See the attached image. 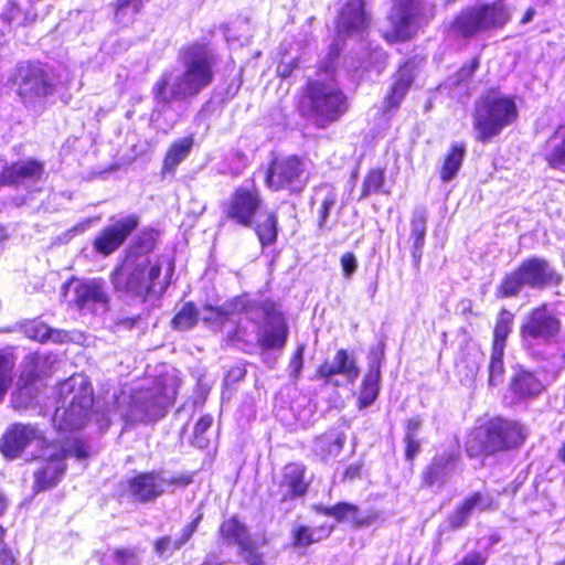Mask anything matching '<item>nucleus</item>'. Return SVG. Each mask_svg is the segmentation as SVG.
<instances>
[{
  "label": "nucleus",
  "mask_w": 565,
  "mask_h": 565,
  "mask_svg": "<svg viewBox=\"0 0 565 565\" xmlns=\"http://www.w3.org/2000/svg\"><path fill=\"white\" fill-rule=\"evenodd\" d=\"M67 407L57 408L54 415L60 431H73L82 428L94 405V391L88 384L82 383L76 390Z\"/></svg>",
  "instance_id": "nucleus-16"
},
{
  "label": "nucleus",
  "mask_w": 565,
  "mask_h": 565,
  "mask_svg": "<svg viewBox=\"0 0 565 565\" xmlns=\"http://www.w3.org/2000/svg\"><path fill=\"white\" fill-rule=\"evenodd\" d=\"M385 356V343L379 341L371 347L367 354V370L359 386L356 406L359 409L366 408L375 402L380 392L381 369Z\"/></svg>",
  "instance_id": "nucleus-19"
},
{
  "label": "nucleus",
  "mask_w": 565,
  "mask_h": 565,
  "mask_svg": "<svg viewBox=\"0 0 565 565\" xmlns=\"http://www.w3.org/2000/svg\"><path fill=\"white\" fill-rule=\"evenodd\" d=\"M15 358L12 353L0 351V403L4 399L13 382Z\"/></svg>",
  "instance_id": "nucleus-43"
},
{
  "label": "nucleus",
  "mask_w": 565,
  "mask_h": 565,
  "mask_svg": "<svg viewBox=\"0 0 565 565\" xmlns=\"http://www.w3.org/2000/svg\"><path fill=\"white\" fill-rule=\"evenodd\" d=\"M337 203V195L333 192L328 193L320 202L317 216V234L321 235L323 232H329L331 226L328 225V220L332 207Z\"/></svg>",
  "instance_id": "nucleus-44"
},
{
  "label": "nucleus",
  "mask_w": 565,
  "mask_h": 565,
  "mask_svg": "<svg viewBox=\"0 0 565 565\" xmlns=\"http://www.w3.org/2000/svg\"><path fill=\"white\" fill-rule=\"evenodd\" d=\"M483 352L481 348L471 344V340H466L460 344L458 353L454 360V367L461 380H475L480 371Z\"/></svg>",
  "instance_id": "nucleus-31"
},
{
  "label": "nucleus",
  "mask_w": 565,
  "mask_h": 565,
  "mask_svg": "<svg viewBox=\"0 0 565 565\" xmlns=\"http://www.w3.org/2000/svg\"><path fill=\"white\" fill-rule=\"evenodd\" d=\"M514 313L507 307H501L492 327L490 361L488 366V383L491 386L501 381L504 372V351L512 332Z\"/></svg>",
  "instance_id": "nucleus-13"
},
{
  "label": "nucleus",
  "mask_w": 565,
  "mask_h": 565,
  "mask_svg": "<svg viewBox=\"0 0 565 565\" xmlns=\"http://www.w3.org/2000/svg\"><path fill=\"white\" fill-rule=\"evenodd\" d=\"M423 427V418L420 415H415L407 418L403 424L404 437H418V431Z\"/></svg>",
  "instance_id": "nucleus-55"
},
{
  "label": "nucleus",
  "mask_w": 565,
  "mask_h": 565,
  "mask_svg": "<svg viewBox=\"0 0 565 565\" xmlns=\"http://www.w3.org/2000/svg\"><path fill=\"white\" fill-rule=\"evenodd\" d=\"M178 61L183 67L181 74L173 76L166 71L152 87V95L159 104L194 98L215 79L216 58L211 40L202 38L182 45Z\"/></svg>",
  "instance_id": "nucleus-1"
},
{
  "label": "nucleus",
  "mask_w": 565,
  "mask_h": 565,
  "mask_svg": "<svg viewBox=\"0 0 565 565\" xmlns=\"http://www.w3.org/2000/svg\"><path fill=\"white\" fill-rule=\"evenodd\" d=\"M420 0H392L386 14L390 28L381 32V38L390 45L411 42L420 30Z\"/></svg>",
  "instance_id": "nucleus-12"
},
{
  "label": "nucleus",
  "mask_w": 565,
  "mask_h": 565,
  "mask_svg": "<svg viewBox=\"0 0 565 565\" xmlns=\"http://www.w3.org/2000/svg\"><path fill=\"white\" fill-rule=\"evenodd\" d=\"M233 301H234V297L228 301V303H230L228 310H226L223 307H216V306H211V305H206L205 309L207 311H210L213 315V317H215V318L227 319L231 315H237L233 310V307H234Z\"/></svg>",
  "instance_id": "nucleus-63"
},
{
  "label": "nucleus",
  "mask_w": 565,
  "mask_h": 565,
  "mask_svg": "<svg viewBox=\"0 0 565 565\" xmlns=\"http://www.w3.org/2000/svg\"><path fill=\"white\" fill-rule=\"evenodd\" d=\"M265 205L264 196L254 179L247 185L236 186L222 204L223 221L241 227H253L259 245L273 246L278 239V216L275 211L266 214L262 222H255Z\"/></svg>",
  "instance_id": "nucleus-4"
},
{
  "label": "nucleus",
  "mask_w": 565,
  "mask_h": 565,
  "mask_svg": "<svg viewBox=\"0 0 565 565\" xmlns=\"http://www.w3.org/2000/svg\"><path fill=\"white\" fill-rule=\"evenodd\" d=\"M519 116L514 95L502 93L498 87L488 88L476 99L471 113L475 140L481 145L492 142L514 125Z\"/></svg>",
  "instance_id": "nucleus-5"
},
{
  "label": "nucleus",
  "mask_w": 565,
  "mask_h": 565,
  "mask_svg": "<svg viewBox=\"0 0 565 565\" xmlns=\"http://www.w3.org/2000/svg\"><path fill=\"white\" fill-rule=\"evenodd\" d=\"M562 320L551 309L548 303L541 302L532 307L523 317L519 335L523 348L533 354L536 343L552 344L558 341L562 333Z\"/></svg>",
  "instance_id": "nucleus-10"
},
{
  "label": "nucleus",
  "mask_w": 565,
  "mask_h": 565,
  "mask_svg": "<svg viewBox=\"0 0 565 565\" xmlns=\"http://www.w3.org/2000/svg\"><path fill=\"white\" fill-rule=\"evenodd\" d=\"M303 352H305V345L299 344L296 348L295 352L292 353V355L289 360V364H288L289 374L294 381H297L300 376V373H301V370L303 366Z\"/></svg>",
  "instance_id": "nucleus-51"
},
{
  "label": "nucleus",
  "mask_w": 565,
  "mask_h": 565,
  "mask_svg": "<svg viewBox=\"0 0 565 565\" xmlns=\"http://www.w3.org/2000/svg\"><path fill=\"white\" fill-rule=\"evenodd\" d=\"M466 156V147L463 143H452L445 153L440 168L439 179L446 183L451 181L459 172Z\"/></svg>",
  "instance_id": "nucleus-36"
},
{
  "label": "nucleus",
  "mask_w": 565,
  "mask_h": 565,
  "mask_svg": "<svg viewBox=\"0 0 565 565\" xmlns=\"http://www.w3.org/2000/svg\"><path fill=\"white\" fill-rule=\"evenodd\" d=\"M67 457V448H62L43 460L42 465L33 472L34 493L49 491L62 481L67 471L65 462Z\"/></svg>",
  "instance_id": "nucleus-24"
},
{
  "label": "nucleus",
  "mask_w": 565,
  "mask_h": 565,
  "mask_svg": "<svg viewBox=\"0 0 565 565\" xmlns=\"http://www.w3.org/2000/svg\"><path fill=\"white\" fill-rule=\"evenodd\" d=\"M306 473L307 467L302 462L285 463L281 468L280 479L277 482V490L269 491V495L277 497L279 503L306 497L310 487Z\"/></svg>",
  "instance_id": "nucleus-18"
},
{
  "label": "nucleus",
  "mask_w": 565,
  "mask_h": 565,
  "mask_svg": "<svg viewBox=\"0 0 565 565\" xmlns=\"http://www.w3.org/2000/svg\"><path fill=\"white\" fill-rule=\"evenodd\" d=\"M385 184V168L374 167L366 171L360 192V200H363L372 194L380 193Z\"/></svg>",
  "instance_id": "nucleus-41"
},
{
  "label": "nucleus",
  "mask_w": 565,
  "mask_h": 565,
  "mask_svg": "<svg viewBox=\"0 0 565 565\" xmlns=\"http://www.w3.org/2000/svg\"><path fill=\"white\" fill-rule=\"evenodd\" d=\"M194 142L193 134H188L173 140L164 152L161 167L162 173H174L178 167L191 153Z\"/></svg>",
  "instance_id": "nucleus-33"
},
{
  "label": "nucleus",
  "mask_w": 565,
  "mask_h": 565,
  "mask_svg": "<svg viewBox=\"0 0 565 565\" xmlns=\"http://www.w3.org/2000/svg\"><path fill=\"white\" fill-rule=\"evenodd\" d=\"M46 175L44 161L29 157L4 163L0 169L1 188H20L26 183H38Z\"/></svg>",
  "instance_id": "nucleus-17"
},
{
  "label": "nucleus",
  "mask_w": 565,
  "mask_h": 565,
  "mask_svg": "<svg viewBox=\"0 0 565 565\" xmlns=\"http://www.w3.org/2000/svg\"><path fill=\"white\" fill-rule=\"evenodd\" d=\"M139 224L140 216L130 213L103 226L92 239L93 250L103 257L113 255L127 242Z\"/></svg>",
  "instance_id": "nucleus-14"
},
{
  "label": "nucleus",
  "mask_w": 565,
  "mask_h": 565,
  "mask_svg": "<svg viewBox=\"0 0 565 565\" xmlns=\"http://www.w3.org/2000/svg\"><path fill=\"white\" fill-rule=\"evenodd\" d=\"M213 417L210 414L202 415L195 423L193 428V443L200 447L204 448L207 446L209 441L204 437V434L212 427Z\"/></svg>",
  "instance_id": "nucleus-46"
},
{
  "label": "nucleus",
  "mask_w": 565,
  "mask_h": 565,
  "mask_svg": "<svg viewBox=\"0 0 565 565\" xmlns=\"http://www.w3.org/2000/svg\"><path fill=\"white\" fill-rule=\"evenodd\" d=\"M247 565H266L264 554L258 552L257 545H253L250 550L239 553Z\"/></svg>",
  "instance_id": "nucleus-58"
},
{
  "label": "nucleus",
  "mask_w": 565,
  "mask_h": 565,
  "mask_svg": "<svg viewBox=\"0 0 565 565\" xmlns=\"http://www.w3.org/2000/svg\"><path fill=\"white\" fill-rule=\"evenodd\" d=\"M312 509L319 514L333 518L339 523L349 521L354 529L367 527L380 518L377 510L371 509L363 515L356 504L347 501L333 505L316 504Z\"/></svg>",
  "instance_id": "nucleus-25"
},
{
  "label": "nucleus",
  "mask_w": 565,
  "mask_h": 565,
  "mask_svg": "<svg viewBox=\"0 0 565 565\" xmlns=\"http://www.w3.org/2000/svg\"><path fill=\"white\" fill-rule=\"evenodd\" d=\"M364 463L363 461H356L349 465L342 473V481H353L360 479L363 473Z\"/></svg>",
  "instance_id": "nucleus-59"
},
{
  "label": "nucleus",
  "mask_w": 565,
  "mask_h": 565,
  "mask_svg": "<svg viewBox=\"0 0 565 565\" xmlns=\"http://www.w3.org/2000/svg\"><path fill=\"white\" fill-rule=\"evenodd\" d=\"M460 461V454L455 450L443 451L435 455L424 467L420 473V486L431 488L434 486L443 487L447 476Z\"/></svg>",
  "instance_id": "nucleus-27"
},
{
  "label": "nucleus",
  "mask_w": 565,
  "mask_h": 565,
  "mask_svg": "<svg viewBox=\"0 0 565 565\" xmlns=\"http://www.w3.org/2000/svg\"><path fill=\"white\" fill-rule=\"evenodd\" d=\"M335 526L332 523H322L316 527L297 523L290 530V546L294 550H303L313 544L327 541Z\"/></svg>",
  "instance_id": "nucleus-30"
},
{
  "label": "nucleus",
  "mask_w": 565,
  "mask_h": 565,
  "mask_svg": "<svg viewBox=\"0 0 565 565\" xmlns=\"http://www.w3.org/2000/svg\"><path fill=\"white\" fill-rule=\"evenodd\" d=\"M525 440L519 420L501 415L479 417L465 434L463 451L469 459H486L519 449Z\"/></svg>",
  "instance_id": "nucleus-2"
},
{
  "label": "nucleus",
  "mask_w": 565,
  "mask_h": 565,
  "mask_svg": "<svg viewBox=\"0 0 565 565\" xmlns=\"http://www.w3.org/2000/svg\"><path fill=\"white\" fill-rule=\"evenodd\" d=\"M199 322V309L193 301H186L171 319V328L177 331H188Z\"/></svg>",
  "instance_id": "nucleus-40"
},
{
  "label": "nucleus",
  "mask_w": 565,
  "mask_h": 565,
  "mask_svg": "<svg viewBox=\"0 0 565 565\" xmlns=\"http://www.w3.org/2000/svg\"><path fill=\"white\" fill-rule=\"evenodd\" d=\"M404 458L411 465L414 463V460L422 451V440L419 437H404Z\"/></svg>",
  "instance_id": "nucleus-50"
},
{
  "label": "nucleus",
  "mask_w": 565,
  "mask_h": 565,
  "mask_svg": "<svg viewBox=\"0 0 565 565\" xmlns=\"http://www.w3.org/2000/svg\"><path fill=\"white\" fill-rule=\"evenodd\" d=\"M299 67V58L294 57L288 63H282L277 71V76L281 79H286Z\"/></svg>",
  "instance_id": "nucleus-62"
},
{
  "label": "nucleus",
  "mask_w": 565,
  "mask_h": 565,
  "mask_svg": "<svg viewBox=\"0 0 565 565\" xmlns=\"http://www.w3.org/2000/svg\"><path fill=\"white\" fill-rule=\"evenodd\" d=\"M40 379V373L33 369L29 371H23L19 377V384L21 388H26L32 386Z\"/></svg>",
  "instance_id": "nucleus-64"
},
{
  "label": "nucleus",
  "mask_w": 565,
  "mask_h": 565,
  "mask_svg": "<svg viewBox=\"0 0 565 565\" xmlns=\"http://www.w3.org/2000/svg\"><path fill=\"white\" fill-rule=\"evenodd\" d=\"M111 565H141L136 548L116 547L111 553Z\"/></svg>",
  "instance_id": "nucleus-47"
},
{
  "label": "nucleus",
  "mask_w": 565,
  "mask_h": 565,
  "mask_svg": "<svg viewBox=\"0 0 565 565\" xmlns=\"http://www.w3.org/2000/svg\"><path fill=\"white\" fill-rule=\"evenodd\" d=\"M524 282L514 267L512 270L505 273L495 287L494 296L497 299H512L516 298L524 287Z\"/></svg>",
  "instance_id": "nucleus-39"
},
{
  "label": "nucleus",
  "mask_w": 565,
  "mask_h": 565,
  "mask_svg": "<svg viewBox=\"0 0 565 565\" xmlns=\"http://www.w3.org/2000/svg\"><path fill=\"white\" fill-rule=\"evenodd\" d=\"M360 374V367L353 355L347 349H338L334 353L333 361L324 360L320 363L316 371L315 377L324 384L339 385L334 377L343 376L349 384H353Z\"/></svg>",
  "instance_id": "nucleus-21"
},
{
  "label": "nucleus",
  "mask_w": 565,
  "mask_h": 565,
  "mask_svg": "<svg viewBox=\"0 0 565 565\" xmlns=\"http://www.w3.org/2000/svg\"><path fill=\"white\" fill-rule=\"evenodd\" d=\"M67 450L68 456H74L78 460H84L89 456L88 447L82 439H75L72 444V448Z\"/></svg>",
  "instance_id": "nucleus-61"
},
{
  "label": "nucleus",
  "mask_w": 565,
  "mask_h": 565,
  "mask_svg": "<svg viewBox=\"0 0 565 565\" xmlns=\"http://www.w3.org/2000/svg\"><path fill=\"white\" fill-rule=\"evenodd\" d=\"M203 520V513L199 512L181 530L179 537L172 540L169 535L159 536L153 541V551L159 556L171 555L175 551L188 544L199 529Z\"/></svg>",
  "instance_id": "nucleus-32"
},
{
  "label": "nucleus",
  "mask_w": 565,
  "mask_h": 565,
  "mask_svg": "<svg viewBox=\"0 0 565 565\" xmlns=\"http://www.w3.org/2000/svg\"><path fill=\"white\" fill-rule=\"evenodd\" d=\"M253 331H249L246 326L237 323L226 335L231 343L237 344H252Z\"/></svg>",
  "instance_id": "nucleus-52"
},
{
  "label": "nucleus",
  "mask_w": 565,
  "mask_h": 565,
  "mask_svg": "<svg viewBox=\"0 0 565 565\" xmlns=\"http://www.w3.org/2000/svg\"><path fill=\"white\" fill-rule=\"evenodd\" d=\"M342 273L345 277H351L358 269V260L352 252L342 254L340 258Z\"/></svg>",
  "instance_id": "nucleus-56"
},
{
  "label": "nucleus",
  "mask_w": 565,
  "mask_h": 565,
  "mask_svg": "<svg viewBox=\"0 0 565 565\" xmlns=\"http://www.w3.org/2000/svg\"><path fill=\"white\" fill-rule=\"evenodd\" d=\"M458 504L470 515L475 510L493 511L497 508L495 501L480 491H471Z\"/></svg>",
  "instance_id": "nucleus-42"
},
{
  "label": "nucleus",
  "mask_w": 565,
  "mask_h": 565,
  "mask_svg": "<svg viewBox=\"0 0 565 565\" xmlns=\"http://www.w3.org/2000/svg\"><path fill=\"white\" fill-rule=\"evenodd\" d=\"M515 268L524 285L532 289L541 290L548 286H558L563 281V276L543 257H526Z\"/></svg>",
  "instance_id": "nucleus-20"
},
{
  "label": "nucleus",
  "mask_w": 565,
  "mask_h": 565,
  "mask_svg": "<svg viewBox=\"0 0 565 565\" xmlns=\"http://www.w3.org/2000/svg\"><path fill=\"white\" fill-rule=\"evenodd\" d=\"M164 479L160 471H140L126 480L129 498L137 503H150L164 493Z\"/></svg>",
  "instance_id": "nucleus-23"
},
{
  "label": "nucleus",
  "mask_w": 565,
  "mask_h": 565,
  "mask_svg": "<svg viewBox=\"0 0 565 565\" xmlns=\"http://www.w3.org/2000/svg\"><path fill=\"white\" fill-rule=\"evenodd\" d=\"M470 514L459 504L452 510L447 518L448 527L452 531L460 530L468 525Z\"/></svg>",
  "instance_id": "nucleus-49"
},
{
  "label": "nucleus",
  "mask_w": 565,
  "mask_h": 565,
  "mask_svg": "<svg viewBox=\"0 0 565 565\" xmlns=\"http://www.w3.org/2000/svg\"><path fill=\"white\" fill-rule=\"evenodd\" d=\"M481 63L480 54H476L468 63L462 64L452 75L455 86H460L462 84L471 81L479 70Z\"/></svg>",
  "instance_id": "nucleus-45"
},
{
  "label": "nucleus",
  "mask_w": 565,
  "mask_h": 565,
  "mask_svg": "<svg viewBox=\"0 0 565 565\" xmlns=\"http://www.w3.org/2000/svg\"><path fill=\"white\" fill-rule=\"evenodd\" d=\"M414 68L413 58H407L398 65L397 75L384 97L386 110H396L404 100L415 79Z\"/></svg>",
  "instance_id": "nucleus-29"
},
{
  "label": "nucleus",
  "mask_w": 565,
  "mask_h": 565,
  "mask_svg": "<svg viewBox=\"0 0 565 565\" xmlns=\"http://www.w3.org/2000/svg\"><path fill=\"white\" fill-rule=\"evenodd\" d=\"M511 20L503 0L463 7L454 15L447 32L458 40H471L482 32L500 30Z\"/></svg>",
  "instance_id": "nucleus-8"
},
{
  "label": "nucleus",
  "mask_w": 565,
  "mask_h": 565,
  "mask_svg": "<svg viewBox=\"0 0 565 565\" xmlns=\"http://www.w3.org/2000/svg\"><path fill=\"white\" fill-rule=\"evenodd\" d=\"M427 216L424 210H415L411 220V237L414 241L412 257L415 267H419L425 245Z\"/></svg>",
  "instance_id": "nucleus-37"
},
{
  "label": "nucleus",
  "mask_w": 565,
  "mask_h": 565,
  "mask_svg": "<svg viewBox=\"0 0 565 565\" xmlns=\"http://www.w3.org/2000/svg\"><path fill=\"white\" fill-rule=\"evenodd\" d=\"M295 106L299 116L317 129H327L348 115L351 99L335 79L308 78Z\"/></svg>",
  "instance_id": "nucleus-3"
},
{
  "label": "nucleus",
  "mask_w": 565,
  "mask_h": 565,
  "mask_svg": "<svg viewBox=\"0 0 565 565\" xmlns=\"http://www.w3.org/2000/svg\"><path fill=\"white\" fill-rule=\"evenodd\" d=\"M193 475H194L193 472H189V473L171 476L167 480V484L174 489L186 488L188 486H190L193 482Z\"/></svg>",
  "instance_id": "nucleus-60"
},
{
  "label": "nucleus",
  "mask_w": 565,
  "mask_h": 565,
  "mask_svg": "<svg viewBox=\"0 0 565 565\" xmlns=\"http://www.w3.org/2000/svg\"><path fill=\"white\" fill-rule=\"evenodd\" d=\"M345 437L343 434L335 436L320 435L315 439L313 455L320 460L326 461L331 457L338 456L344 447Z\"/></svg>",
  "instance_id": "nucleus-38"
},
{
  "label": "nucleus",
  "mask_w": 565,
  "mask_h": 565,
  "mask_svg": "<svg viewBox=\"0 0 565 565\" xmlns=\"http://www.w3.org/2000/svg\"><path fill=\"white\" fill-rule=\"evenodd\" d=\"M217 537L227 546H236L238 553L250 550L256 544L252 540L248 525L238 515H231L221 521Z\"/></svg>",
  "instance_id": "nucleus-28"
},
{
  "label": "nucleus",
  "mask_w": 565,
  "mask_h": 565,
  "mask_svg": "<svg viewBox=\"0 0 565 565\" xmlns=\"http://www.w3.org/2000/svg\"><path fill=\"white\" fill-rule=\"evenodd\" d=\"M7 529L0 525V565H14L17 557L6 542Z\"/></svg>",
  "instance_id": "nucleus-53"
},
{
  "label": "nucleus",
  "mask_w": 565,
  "mask_h": 565,
  "mask_svg": "<svg viewBox=\"0 0 565 565\" xmlns=\"http://www.w3.org/2000/svg\"><path fill=\"white\" fill-rule=\"evenodd\" d=\"M305 172V160L300 156L296 153L274 154L267 163L264 183L271 192L287 191L298 195L303 192L307 184L303 179Z\"/></svg>",
  "instance_id": "nucleus-11"
},
{
  "label": "nucleus",
  "mask_w": 565,
  "mask_h": 565,
  "mask_svg": "<svg viewBox=\"0 0 565 565\" xmlns=\"http://www.w3.org/2000/svg\"><path fill=\"white\" fill-rule=\"evenodd\" d=\"M487 562L488 557L482 552L470 551L465 554L455 565H486Z\"/></svg>",
  "instance_id": "nucleus-57"
},
{
  "label": "nucleus",
  "mask_w": 565,
  "mask_h": 565,
  "mask_svg": "<svg viewBox=\"0 0 565 565\" xmlns=\"http://www.w3.org/2000/svg\"><path fill=\"white\" fill-rule=\"evenodd\" d=\"M8 83L24 105H33L54 95L56 85L46 65L40 61L19 62Z\"/></svg>",
  "instance_id": "nucleus-9"
},
{
  "label": "nucleus",
  "mask_w": 565,
  "mask_h": 565,
  "mask_svg": "<svg viewBox=\"0 0 565 565\" xmlns=\"http://www.w3.org/2000/svg\"><path fill=\"white\" fill-rule=\"evenodd\" d=\"M544 160L552 169H561L565 167V137L559 143L555 145L550 152L544 154Z\"/></svg>",
  "instance_id": "nucleus-48"
},
{
  "label": "nucleus",
  "mask_w": 565,
  "mask_h": 565,
  "mask_svg": "<svg viewBox=\"0 0 565 565\" xmlns=\"http://www.w3.org/2000/svg\"><path fill=\"white\" fill-rule=\"evenodd\" d=\"M143 7V0H116L113 3L115 15H124L129 10L132 13H138Z\"/></svg>",
  "instance_id": "nucleus-54"
},
{
  "label": "nucleus",
  "mask_w": 565,
  "mask_h": 565,
  "mask_svg": "<svg viewBox=\"0 0 565 565\" xmlns=\"http://www.w3.org/2000/svg\"><path fill=\"white\" fill-rule=\"evenodd\" d=\"M233 303L236 313H245L250 323L262 328L257 334V344L262 351H280L285 348L289 327L276 300L269 297L257 300L244 292L235 296Z\"/></svg>",
  "instance_id": "nucleus-6"
},
{
  "label": "nucleus",
  "mask_w": 565,
  "mask_h": 565,
  "mask_svg": "<svg viewBox=\"0 0 565 565\" xmlns=\"http://www.w3.org/2000/svg\"><path fill=\"white\" fill-rule=\"evenodd\" d=\"M509 391L515 402H526L540 397L546 386L535 371L518 365L510 377Z\"/></svg>",
  "instance_id": "nucleus-26"
},
{
  "label": "nucleus",
  "mask_w": 565,
  "mask_h": 565,
  "mask_svg": "<svg viewBox=\"0 0 565 565\" xmlns=\"http://www.w3.org/2000/svg\"><path fill=\"white\" fill-rule=\"evenodd\" d=\"M160 231L156 227H143L125 249L122 256L140 260L142 256L153 253L158 246Z\"/></svg>",
  "instance_id": "nucleus-34"
},
{
  "label": "nucleus",
  "mask_w": 565,
  "mask_h": 565,
  "mask_svg": "<svg viewBox=\"0 0 565 565\" xmlns=\"http://www.w3.org/2000/svg\"><path fill=\"white\" fill-rule=\"evenodd\" d=\"M38 441L43 448L53 446L38 425L29 423L11 424L0 437V452L7 460H14L22 456L25 448Z\"/></svg>",
  "instance_id": "nucleus-15"
},
{
  "label": "nucleus",
  "mask_w": 565,
  "mask_h": 565,
  "mask_svg": "<svg viewBox=\"0 0 565 565\" xmlns=\"http://www.w3.org/2000/svg\"><path fill=\"white\" fill-rule=\"evenodd\" d=\"M159 260L146 257L137 260L121 256L109 274V280L116 294L145 302L153 292L161 276Z\"/></svg>",
  "instance_id": "nucleus-7"
},
{
  "label": "nucleus",
  "mask_w": 565,
  "mask_h": 565,
  "mask_svg": "<svg viewBox=\"0 0 565 565\" xmlns=\"http://www.w3.org/2000/svg\"><path fill=\"white\" fill-rule=\"evenodd\" d=\"M371 23L372 17L366 11L364 0H347L338 12L335 30L340 35L352 36L366 32Z\"/></svg>",
  "instance_id": "nucleus-22"
},
{
  "label": "nucleus",
  "mask_w": 565,
  "mask_h": 565,
  "mask_svg": "<svg viewBox=\"0 0 565 565\" xmlns=\"http://www.w3.org/2000/svg\"><path fill=\"white\" fill-rule=\"evenodd\" d=\"M74 292L75 297L73 302L78 310H84L95 303L106 306L109 302L107 292L104 290L103 285L97 280L78 282Z\"/></svg>",
  "instance_id": "nucleus-35"
}]
</instances>
